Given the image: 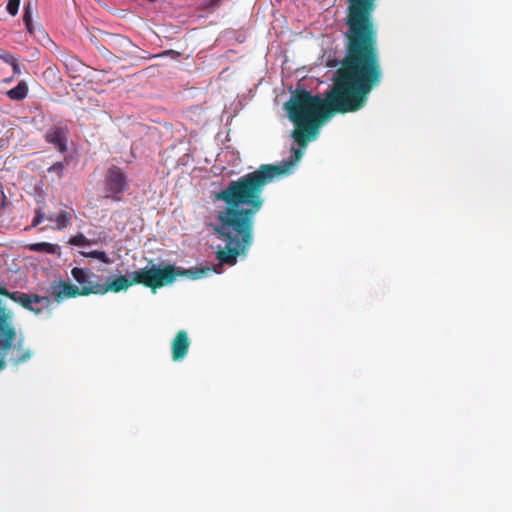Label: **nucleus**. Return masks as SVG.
<instances>
[{
	"mask_svg": "<svg viewBox=\"0 0 512 512\" xmlns=\"http://www.w3.org/2000/svg\"><path fill=\"white\" fill-rule=\"evenodd\" d=\"M346 1L345 55L331 88L324 98L298 89L285 103L288 117L296 126L292 137L301 147L316 138L319 127L334 115L364 108L370 93L383 79L373 18L377 0Z\"/></svg>",
	"mask_w": 512,
	"mask_h": 512,
	"instance_id": "nucleus-1",
	"label": "nucleus"
},
{
	"mask_svg": "<svg viewBox=\"0 0 512 512\" xmlns=\"http://www.w3.org/2000/svg\"><path fill=\"white\" fill-rule=\"evenodd\" d=\"M289 160L279 164H263L257 170L247 173L215 195L226 207L218 213V225L215 229L218 237L225 243L216 252L221 265L233 266L240 255H246L253 242L255 216L261 210L264 199V187L292 172L302 158L299 148H292Z\"/></svg>",
	"mask_w": 512,
	"mask_h": 512,
	"instance_id": "nucleus-2",
	"label": "nucleus"
},
{
	"mask_svg": "<svg viewBox=\"0 0 512 512\" xmlns=\"http://www.w3.org/2000/svg\"><path fill=\"white\" fill-rule=\"evenodd\" d=\"M71 274L80 287L64 280L52 281L49 287L52 297L10 291L0 285V373L6 368L7 363L19 367L34 356V350L26 345L24 336L17 328L14 311L4 304L2 297L10 299L36 316H40L45 309L50 315L53 301L61 303L65 299L88 296L91 293H84L85 289L101 286L100 283L93 281L97 276L90 270L74 267Z\"/></svg>",
	"mask_w": 512,
	"mask_h": 512,
	"instance_id": "nucleus-3",
	"label": "nucleus"
},
{
	"mask_svg": "<svg viewBox=\"0 0 512 512\" xmlns=\"http://www.w3.org/2000/svg\"><path fill=\"white\" fill-rule=\"evenodd\" d=\"M213 270L209 267L195 268V269H182L173 265H167L163 268L157 265H152L150 268H143L132 272V279L129 280L126 276H118L107 284L101 286H94L90 289H85L84 293L105 294L109 291L118 293L127 290L130 286L141 284L150 288L153 292L157 289L172 284L179 276H188L192 279H198L207 276Z\"/></svg>",
	"mask_w": 512,
	"mask_h": 512,
	"instance_id": "nucleus-4",
	"label": "nucleus"
},
{
	"mask_svg": "<svg viewBox=\"0 0 512 512\" xmlns=\"http://www.w3.org/2000/svg\"><path fill=\"white\" fill-rule=\"evenodd\" d=\"M129 188L125 174L117 166H112L107 170L105 176V189L107 194L105 198H111L114 201H120V195Z\"/></svg>",
	"mask_w": 512,
	"mask_h": 512,
	"instance_id": "nucleus-5",
	"label": "nucleus"
},
{
	"mask_svg": "<svg viewBox=\"0 0 512 512\" xmlns=\"http://www.w3.org/2000/svg\"><path fill=\"white\" fill-rule=\"evenodd\" d=\"M190 340L185 330L177 332L176 336L171 342V353L174 361H182L189 350Z\"/></svg>",
	"mask_w": 512,
	"mask_h": 512,
	"instance_id": "nucleus-6",
	"label": "nucleus"
},
{
	"mask_svg": "<svg viewBox=\"0 0 512 512\" xmlns=\"http://www.w3.org/2000/svg\"><path fill=\"white\" fill-rule=\"evenodd\" d=\"M45 140L54 145L60 152L67 149V131L61 126H52L45 134Z\"/></svg>",
	"mask_w": 512,
	"mask_h": 512,
	"instance_id": "nucleus-7",
	"label": "nucleus"
},
{
	"mask_svg": "<svg viewBox=\"0 0 512 512\" xmlns=\"http://www.w3.org/2000/svg\"><path fill=\"white\" fill-rule=\"evenodd\" d=\"M28 93L27 84L24 81H20L14 88L7 92V96L12 100H23Z\"/></svg>",
	"mask_w": 512,
	"mask_h": 512,
	"instance_id": "nucleus-8",
	"label": "nucleus"
},
{
	"mask_svg": "<svg viewBox=\"0 0 512 512\" xmlns=\"http://www.w3.org/2000/svg\"><path fill=\"white\" fill-rule=\"evenodd\" d=\"M30 251L41 252L48 254H55L58 249V245L51 244L48 242L33 243L27 246Z\"/></svg>",
	"mask_w": 512,
	"mask_h": 512,
	"instance_id": "nucleus-9",
	"label": "nucleus"
},
{
	"mask_svg": "<svg viewBox=\"0 0 512 512\" xmlns=\"http://www.w3.org/2000/svg\"><path fill=\"white\" fill-rule=\"evenodd\" d=\"M80 254L86 258H93L97 259L105 264H110L111 259L108 257V255L104 251L99 250H93L89 252L82 251Z\"/></svg>",
	"mask_w": 512,
	"mask_h": 512,
	"instance_id": "nucleus-10",
	"label": "nucleus"
},
{
	"mask_svg": "<svg viewBox=\"0 0 512 512\" xmlns=\"http://www.w3.org/2000/svg\"><path fill=\"white\" fill-rule=\"evenodd\" d=\"M69 244L79 247L91 246V240L82 233H78L69 239Z\"/></svg>",
	"mask_w": 512,
	"mask_h": 512,
	"instance_id": "nucleus-11",
	"label": "nucleus"
},
{
	"mask_svg": "<svg viewBox=\"0 0 512 512\" xmlns=\"http://www.w3.org/2000/svg\"><path fill=\"white\" fill-rule=\"evenodd\" d=\"M70 220H71V215L67 211H62L55 218V221L57 223L58 229H60V230L66 228L69 225Z\"/></svg>",
	"mask_w": 512,
	"mask_h": 512,
	"instance_id": "nucleus-12",
	"label": "nucleus"
},
{
	"mask_svg": "<svg viewBox=\"0 0 512 512\" xmlns=\"http://www.w3.org/2000/svg\"><path fill=\"white\" fill-rule=\"evenodd\" d=\"M20 6V0H8L7 3V11L12 16H15L18 13Z\"/></svg>",
	"mask_w": 512,
	"mask_h": 512,
	"instance_id": "nucleus-13",
	"label": "nucleus"
},
{
	"mask_svg": "<svg viewBox=\"0 0 512 512\" xmlns=\"http://www.w3.org/2000/svg\"><path fill=\"white\" fill-rule=\"evenodd\" d=\"M45 218V213L41 208L35 211V216L32 220L31 227H37Z\"/></svg>",
	"mask_w": 512,
	"mask_h": 512,
	"instance_id": "nucleus-14",
	"label": "nucleus"
},
{
	"mask_svg": "<svg viewBox=\"0 0 512 512\" xmlns=\"http://www.w3.org/2000/svg\"><path fill=\"white\" fill-rule=\"evenodd\" d=\"M23 22L24 24L32 22V5L30 3L24 6Z\"/></svg>",
	"mask_w": 512,
	"mask_h": 512,
	"instance_id": "nucleus-15",
	"label": "nucleus"
},
{
	"mask_svg": "<svg viewBox=\"0 0 512 512\" xmlns=\"http://www.w3.org/2000/svg\"><path fill=\"white\" fill-rule=\"evenodd\" d=\"M63 162H56L48 168L49 172H55L58 176H61L64 170Z\"/></svg>",
	"mask_w": 512,
	"mask_h": 512,
	"instance_id": "nucleus-16",
	"label": "nucleus"
},
{
	"mask_svg": "<svg viewBox=\"0 0 512 512\" xmlns=\"http://www.w3.org/2000/svg\"><path fill=\"white\" fill-rule=\"evenodd\" d=\"M0 59H2L5 63L11 65V63H13L16 60V57L9 52H4L0 55Z\"/></svg>",
	"mask_w": 512,
	"mask_h": 512,
	"instance_id": "nucleus-17",
	"label": "nucleus"
},
{
	"mask_svg": "<svg viewBox=\"0 0 512 512\" xmlns=\"http://www.w3.org/2000/svg\"><path fill=\"white\" fill-rule=\"evenodd\" d=\"M11 67H12V70H13L14 74L19 75L21 73L20 64H19V61H18L17 58H16V60L13 63H11Z\"/></svg>",
	"mask_w": 512,
	"mask_h": 512,
	"instance_id": "nucleus-18",
	"label": "nucleus"
},
{
	"mask_svg": "<svg viewBox=\"0 0 512 512\" xmlns=\"http://www.w3.org/2000/svg\"><path fill=\"white\" fill-rule=\"evenodd\" d=\"M91 240V245H97L99 243H104L106 242V236H99L97 239H90Z\"/></svg>",
	"mask_w": 512,
	"mask_h": 512,
	"instance_id": "nucleus-19",
	"label": "nucleus"
},
{
	"mask_svg": "<svg viewBox=\"0 0 512 512\" xmlns=\"http://www.w3.org/2000/svg\"><path fill=\"white\" fill-rule=\"evenodd\" d=\"M222 0H210L209 3H208V6L207 8L209 9H214L215 7H217L219 5V3L221 2Z\"/></svg>",
	"mask_w": 512,
	"mask_h": 512,
	"instance_id": "nucleus-20",
	"label": "nucleus"
},
{
	"mask_svg": "<svg viewBox=\"0 0 512 512\" xmlns=\"http://www.w3.org/2000/svg\"><path fill=\"white\" fill-rule=\"evenodd\" d=\"M27 31L32 35L34 34V26L32 22H29L28 24H25Z\"/></svg>",
	"mask_w": 512,
	"mask_h": 512,
	"instance_id": "nucleus-21",
	"label": "nucleus"
},
{
	"mask_svg": "<svg viewBox=\"0 0 512 512\" xmlns=\"http://www.w3.org/2000/svg\"><path fill=\"white\" fill-rule=\"evenodd\" d=\"M47 72H53V69L49 68V69L46 70V73Z\"/></svg>",
	"mask_w": 512,
	"mask_h": 512,
	"instance_id": "nucleus-22",
	"label": "nucleus"
}]
</instances>
